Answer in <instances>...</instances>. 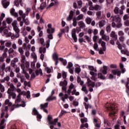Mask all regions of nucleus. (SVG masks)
<instances>
[{
  "label": "nucleus",
  "instance_id": "f257e3e1",
  "mask_svg": "<svg viewBox=\"0 0 129 129\" xmlns=\"http://www.w3.org/2000/svg\"><path fill=\"white\" fill-rule=\"evenodd\" d=\"M98 43L99 44H101V47L99 49L98 48V44H97V43L95 42V44H94V49L96 51H98L99 52V54L100 55H103L104 54V52L106 51V43L102 41V38L99 39Z\"/></svg>",
  "mask_w": 129,
  "mask_h": 129
},
{
  "label": "nucleus",
  "instance_id": "f03ea898",
  "mask_svg": "<svg viewBox=\"0 0 129 129\" xmlns=\"http://www.w3.org/2000/svg\"><path fill=\"white\" fill-rule=\"evenodd\" d=\"M111 19H112V21H113V22H112V28H117L118 29L121 28L122 24H121V19H120V17L119 15H115L114 17L111 16ZM115 23L116 24H115Z\"/></svg>",
  "mask_w": 129,
  "mask_h": 129
},
{
  "label": "nucleus",
  "instance_id": "7ed1b4c3",
  "mask_svg": "<svg viewBox=\"0 0 129 129\" xmlns=\"http://www.w3.org/2000/svg\"><path fill=\"white\" fill-rule=\"evenodd\" d=\"M17 25H18V21L17 20H14L13 22L12 25L14 31L15 32V38H20V29Z\"/></svg>",
  "mask_w": 129,
  "mask_h": 129
},
{
  "label": "nucleus",
  "instance_id": "20e7f679",
  "mask_svg": "<svg viewBox=\"0 0 129 129\" xmlns=\"http://www.w3.org/2000/svg\"><path fill=\"white\" fill-rule=\"evenodd\" d=\"M67 93L68 94H63V93L60 92L58 96L60 97L61 100L63 101V102H65V100L66 99H68L69 98V95L71 94V90L70 89H69L67 91Z\"/></svg>",
  "mask_w": 129,
  "mask_h": 129
},
{
  "label": "nucleus",
  "instance_id": "39448f33",
  "mask_svg": "<svg viewBox=\"0 0 129 129\" xmlns=\"http://www.w3.org/2000/svg\"><path fill=\"white\" fill-rule=\"evenodd\" d=\"M50 39L47 40L46 42V47L45 46H42L39 48V51L40 54H42V53L45 54L46 53V48H48L50 47Z\"/></svg>",
  "mask_w": 129,
  "mask_h": 129
},
{
  "label": "nucleus",
  "instance_id": "423d86ee",
  "mask_svg": "<svg viewBox=\"0 0 129 129\" xmlns=\"http://www.w3.org/2000/svg\"><path fill=\"white\" fill-rule=\"evenodd\" d=\"M21 63L22 64L20 65L21 69H22L23 72H25V62H26V56L21 55Z\"/></svg>",
  "mask_w": 129,
  "mask_h": 129
},
{
  "label": "nucleus",
  "instance_id": "0eeeda50",
  "mask_svg": "<svg viewBox=\"0 0 129 129\" xmlns=\"http://www.w3.org/2000/svg\"><path fill=\"white\" fill-rule=\"evenodd\" d=\"M113 106H114V105H112V106L107 108L108 110H110V112L109 114V116H111V115H114V114H115V111H114L115 109L113 107Z\"/></svg>",
  "mask_w": 129,
  "mask_h": 129
},
{
  "label": "nucleus",
  "instance_id": "6e6552de",
  "mask_svg": "<svg viewBox=\"0 0 129 129\" xmlns=\"http://www.w3.org/2000/svg\"><path fill=\"white\" fill-rule=\"evenodd\" d=\"M90 11H100L101 10V6L99 5H96L94 6H92L89 8Z\"/></svg>",
  "mask_w": 129,
  "mask_h": 129
},
{
  "label": "nucleus",
  "instance_id": "1a4fd4ad",
  "mask_svg": "<svg viewBox=\"0 0 129 129\" xmlns=\"http://www.w3.org/2000/svg\"><path fill=\"white\" fill-rule=\"evenodd\" d=\"M48 103H45L44 104H40V109H42L44 112L48 113V110H47V107H48Z\"/></svg>",
  "mask_w": 129,
  "mask_h": 129
},
{
  "label": "nucleus",
  "instance_id": "9d476101",
  "mask_svg": "<svg viewBox=\"0 0 129 129\" xmlns=\"http://www.w3.org/2000/svg\"><path fill=\"white\" fill-rule=\"evenodd\" d=\"M2 4L4 9H8V7L10 5V3L9 0H2Z\"/></svg>",
  "mask_w": 129,
  "mask_h": 129
},
{
  "label": "nucleus",
  "instance_id": "9b49d317",
  "mask_svg": "<svg viewBox=\"0 0 129 129\" xmlns=\"http://www.w3.org/2000/svg\"><path fill=\"white\" fill-rule=\"evenodd\" d=\"M13 91H12L11 89H8L7 91V93L10 95V96H12L13 99H15L17 96V94H16Z\"/></svg>",
  "mask_w": 129,
  "mask_h": 129
},
{
  "label": "nucleus",
  "instance_id": "f8f14e48",
  "mask_svg": "<svg viewBox=\"0 0 129 129\" xmlns=\"http://www.w3.org/2000/svg\"><path fill=\"white\" fill-rule=\"evenodd\" d=\"M72 37L75 42H77V36H76V29L75 28L72 30Z\"/></svg>",
  "mask_w": 129,
  "mask_h": 129
},
{
  "label": "nucleus",
  "instance_id": "ddd939ff",
  "mask_svg": "<svg viewBox=\"0 0 129 129\" xmlns=\"http://www.w3.org/2000/svg\"><path fill=\"white\" fill-rule=\"evenodd\" d=\"M11 80V78H10L9 76H6L3 79L0 80V82L1 83H5L6 81L7 82H9L10 80Z\"/></svg>",
  "mask_w": 129,
  "mask_h": 129
},
{
  "label": "nucleus",
  "instance_id": "4468645a",
  "mask_svg": "<svg viewBox=\"0 0 129 129\" xmlns=\"http://www.w3.org/2000/svg\"><path fill=\"white\" fill-rule=\"evenodd\" d=\"M7 23H6V21H3L2 23V27L0 28V33L2 34L5 30V29H7Z\"/></svg>",
  "mask_w": 129,
  "mask_h": 129
},
{
  "label": "nucleus",
  "instance_id": "2eb2a0df",
  "mask_svg": "<svg viewBox=\"0 0 129 129\" xmlns=\"http://www.w3.org/2000/svg\"><path fill=\"white\" fill-rule=\"evenodd\" d=\"M19 15L21 16L23 21H25V19H26V16H27V14L26 13H24L23 10L19 11Z\"/></svg>",
  "mask_w": 129,
  "mask_h": 129
},
{
  "label": "nucleus",
  "instance_id": "dca6fc26",
  "mask_svg": "<svg viewBox=\"0 0 129 129\" xmlns=\"http://www.w3.org/2000/svg\"><path fill=\"white\" fill-rule=\"evenodd\" d=\"M33 112L34 115H36L38 118H42V116L39 114L38 110L36 109V108H34L33 109Z\"/></svg>",
  "mask_w": 129,
  "mask_h": 129
},
{
  "label": "nucleus",
  "instance_id": "f3484780",
  "mask_svg": "<svg viewBox=\"0 0 129 129\" xmlns=\"http://www.w3.org/2000/svg\"><path fill=\"white\" fill-rule=\"evenodd\" d=\"M106 24V21L104 20H101L100 22H99V27L100 29L101 28L104 27Z\"/></svg>",
  "mask_w": 129,
  "mask_h": 129
},
{
  "label": "nucleus",
  "instance_id": "a211bd4d",
  "mask_svg": "<svg viewBox=\"0 0 129 129\" xmlns=\"http://www.w3.org/2000/svg\"><path fill=\"white\" fill-rule=\"evenodd\" d=\"M15 11V9L12 8L10 12V14L11 16H13V17L17 18V17H19V14H18V13L16 12Z\"/></svg>",
  "mask_w": 129,
  "mask_h": 129
},
{
  "label": "nucleus",
  "instance_id": "6ab92c4d",
  "mask_svg": "<svg viewBox=\"0 0 129 129\" xmlns=\"http://www.w3.org/2000/svg\"><path fill=\"white\" fill-rule=\"evenodd\" d=\"M82 91H83L84 92L85 94H87L88 93V90H87V88L86 87V85H82Z\"/></svg>",
  "mask_w": 129,
  "mask_h": 129
},
{
  "label": "nucleus",
  "instance_id": "aec40b11",
  "mask_svg": "<svg viewBox=\"0 0 129 129\" xmlns=\"http://www.w3.org/2000/svg\"><path fill=\"white\" fill-rule=\"evenodd\" d=\"M112 73L114 75H117V76H120V74H121V72L120 71L118 70H112Z\"/></svg>",
  "mask_w": 129,
  "mask_h": 129
},
{
  "label": "nucleus",
  "instance_id": "412c9836",
  "mask_svg": "<svg viewBox=\"0 0 129 129\" xmlns=\"http://www.w3.org/2000/svg\"><path fill=\"white\" fill-rule=\"evenodd\" d=\"M47 3H49V0H45V2L42 3L40 5L41 10H44V8L47 7Z\"/></svg>",
  "mask_w": 129,
  "mask_h": 129
},
{
  "label": "nucleus",
  "instance_id": "4be33fe9",
  "mask_svg": "<svg viewBox=\"0 0 129 129\" xmlns=\"http://www.w3.org/2000/svg\"><path fill=\"white\" fill-rule=\"evenodd\" d=\"M90 74L92 75L91 79L92 80H96V76H97V74L94 73V72H90Z\"/></svg>",
  "mask_w": 129,
  "mask_h": 129
},
{
  "label": "nucleus",
  "instance_id": "5701e85b",
  "mask_svg": "<svg viewBox=\"0 0 129 129\" xmlns=\"http://www.w3.org/2000/svg\"><path fill=\"white\" fill-rule=\"evenodd\" d=\"M78 25L81 29H84V28L86 27L85 23H84V22H83L82 21L79 22Z\"/></svg>",
  "mask_w": 129,
  "mask_h": 129
},
{
  "label": "nucleus",
  "instance_id": "b1692460",
  "mask_svg": "<svg viewBox=\"0 0 129 129\" xmlns=\"http://www.w3.org/2000/svg\"><path fill=\"white\" fill-rule=\"evenodd\" d=\"M57 99V97L49 96L46 99V101H51L52 100H56Z\"/></svg>",
  "mask_w": 129,
  "mask_h": 129
},
{
  "label": "nucleus",
  "instance_id": "393cba45",
  "mask_svg": "<svg viewBox=\"0 0 129 129\" xmlns=\"http://www.w3.org/2000/svg\"><path fill=\"white\" fill-rule=\"evenodd\" d=\"M110 37H111V38H113L115 41H116V40H117V35L115 34V32L114 31H112L111 32Z\"/></svg>",
  "mask_w": 129,
  "mask_h": 129
},
{
  "label": "nucleus",
  "instance_id": "a878e982",
  "mask_svg": "<svg viewBox=\"0 0 129 129\" xmlns=\"http://www.w3.org/2000/svg\"><path fill=\"white\" fill-rule=\"evenodd\" d=\"M7 84L9 85V86H10V88L9 89H11L12 91H14L16 89V87H15L14 84L8 82Z\"/></svg>",
  "mask_w": 129,
  "mask_h": 129
},
{
  "label": "nucleus",
  "instance_id": "bb28decb",
  "mask_svg": "<svg viewBox=\"0 0 129 129\" xmlns=\"http://www.w3.org/2000/svg\"><path fill=\"white\" fill-rule=\"evenodd\" d=\"M4 35H7L8 37H10L12 35V33L11 32H9V30L6 29H4L3 31Z\"/></svg>",
  "mask_w": 129,
  "mask_h": 129
},
{
  "label": "nucleus",
  "instance_id": "cd10ccee",
  "mask_svg": "<svg viewBox=\"0 0 129 129\" xmlns=\"http://www.w3.org/2000/svg\"><path fill=\"white\" fill-rule=\"evenodd\" d=\"M18 51L19 52V53H20V55H21V56H25V55H24V49H23V47H19L18 48Z\"/></svg>",
  "mask_w": 129,
  "mask_h": 129
},
{
  "label": "nucleus",
  "instance_id": "c85d7f7f",
  "mask_svg": "<svg viewBox=\"0 0 129 129\" xmlns=\"http://www.w3.org/2000/svg\"><path fill=\"white\" fill-rule=\"evenodd\" d=\"M92 21V19L90 18V17H87L85 19V22L87 25H90V24H91Z\"/></svg>",
  "mask_w": 129,
  "mask_h": 129
},
{
  "label": "nucleus",
  "instance_id": "c756f323",
  "mask_svg": "<svg viewBox=\"0 0 129 129\" xmlns=\"http://www.w3.org/2000/svg\"><path fill=\"white\" fill-rule=\"evenodd\" d=\"M5 105H8V106H12V105H13V103L10 101V100L6 99L5 101Z\"/></svg>",
  "mask_w": 129,
  "mask_h": 129
},
{
  "label": "nucleus",
  "instance_id": "7c9ffc66",
  "mask_svg": "<svg viewBox=\"0 0 129 129\" xmlns=\"http://www.w3.org/2000/svg\"><path fill=\"white\" fill-rule=\"evenodd\" d=\"M57 122H58V118H55L53 121H51L49 123V124H51V125H56Z\"/></svg>",
  "mask_w": 129,
  "mask_h": 129
},
{
  "label": "nucleus",
  "instance_id": "2f4dec72",
  "mask_svg": "<svg viewBox=\"0 0 129 129\" xmlns=\"http://www.w3.org/2000/svg\"><path fill=\"white\" fill-rule=\"evenodd\" d=\"M77 82L78 83H80V85L81 86L84 84V82L81 80V78L79 76L77 77Z\"/></svg>",
  "mask_w": 129,
  "mask_h": 129
},
{
  "label": "nucleus",
  "instance_id": "473e14b6",
  "mask_svg": "<svg viewBox=\"0 0 129 129\" xmlns=\"http://www.w3.org/2000/svg\"><path fill=\"white\" fill-rule=\"evenodd\" d=\"M38 42L41 44V45H43V47H45V40L44 38H38Z\"/></svg>",
  "mask_w": 129,
  "mask_h": 129
},
{
  "label": "nucleus",
  "instance_id": "72a5a7b5",
  "mask_svg": "<svg viewBox=\"0 0 129 129\" xmlns=\"http://www.w3.org/2000/svg\"><path fill=\"white\" fill-rule=\"evenodd\" d=\"M67 84L68 83L67 82L66 80H64V81H61L59 83V86H67Z\"/></svg>",
  "mask_w": 129,
  "mask_h": 129
},
{
  "label": "nucleus",
  "instance_id": "f704fd0d",
  "mask_svg": "<svg viewBox=\"0 0 129 129\" xmlns=\"http://www.w3.org/2000/svg\"><path fill=\"white\" fill-rule=\"evenodd\" d=\"M12 45H13V43L11 41H9L5 43V46L6 47H7V48H11Z\"/></svg>",
  "mask_w": 129,
  "mask_h": 129
},
{
  "label": "nucleus",
  "instance_id": "c9c22d12",
  "mask_svg": "<svg viewBox=\"0 0 129 129\" xmlns=\"http://www.w3.org/2000/svg\"><path fill=\"white\" fill-rule=\"evenodd\" d=\"M13 69L12 68V67L11 66H8L5 69V72L6 73H8V72H10V71H12Z\"/></svg>",
  "mask_w": 129,
  "mask_h": 129
},
{
  "label": "nucleus",
  "instance_id": "e433bc0d",
  "mask_svg": "<svg viewBox=\"0 0 129 129\" xmlns=\"http://www.w3.org/2000/svg\"><path fill=\"white\" fill-rule=\"evenodd\" d=\"M59 60L60 61V62H62L64 66H66V65H67V60H66V59H64L63 58L60 57Z\"/></svg>",
  "mask_w": 129,
  "mask_h": 129
},
{
  "label": "nucleus",
  "instance_id": "4c0bfd02",
  "mask_svg": "<svg viewBox=\"0 0 129 129\" xmlns=\"http://www.w3.org/2000/svg\"><path fill=\"white\" fill-rule=\"evenodd\" d=\"M84 17V15H83V14H80L79 16H78L76 17V20H77V21H80V20L83 19Z\"/></svg>",
  "mask_w": 129,
  "mask_h": 129
},
{
  "label": "nucleus",
  "instance_id": "58836bf2",
  "mask_svg": "<svg viewBox=\"0 0 129 129\" xmlns=\"http://www.w3.org/2000/svg\"><path fill=\"white\" fill-rule=\"evenodd\" d=\"M107 70H108V67H107V66H104L102 72L104 74H106L107 73Z\"/></svg>",
  "mask_w": 129,
  "mask_h": 129
},
{
  "label": "nucleus",
  "instance_id": "ea45409f",
  "mask_svg": "<svg viewBox=\"0 0 129 129\" xmlns=\"http://www.w3.org/2000/svg\"><path fill=\"white\" fill-rule=\"evenodd\" d=\"M54 32H55V29L54 28H48L47 30V33H48V34H53Z\"/></svg>",
  "mask_w": 129,
  "mask_h": 129
},
{
  "label": "nucleus",
  "instance_id": "a19ab883",
  "mask_svg": "<svg viewBox=\"0 0 129 129\" xmlns=\"http://www.w3.org/2000/svg\"><path fill=\"white\" fill-rule=\"evenodd\" d=\"M102 39L104 40V41H109V36L106 35L105 34H104L102 36Z\"/></svg>",
  "mask_w": 129,
  "mask_h": 129
},
{
  "label": "nucleus",
  "instance_id": "79ce46f5",
  "mask_svg": "<svg viewBox=\"0 0 129 129\" xmlns=\"http://www.w3.org/2000/svg\"><path fill=\"white\" fill-rule=\"evenodd\" d=\"M21 101H22V99H21L20 95H18L17 96V99L15 100V103H19V102H21Z\"/></svg>",
  "mask_w": 129,
  "mask_h": 129
},
{
  "label": "nucleus",
  "instance_id": "37998d69",
  "mask_svg": "<svg viewBox=\"0 0 129 129\" xmlns=\"http://www.w3.org/2000/svg\"><path fill=\"white\" fill-rule=\"evenodd\" d=\"M121 53L122 54H125L127 56H129V52L127 50H125V49L121 50Z\"/></svg>",
  "mask_w": 129,
  "mask_h": 129
},
{
  "label": "nucleus",
  "instance_id": "c03bdc74",
  "mask_svg": "<svg viewBox=\"0 0 129 129\" xmlns=\"http://www.w3.org/2000/svg\"><path fill=\"white\" fill-rule=\"evenodd\" d=\"M84 38L85 39H86V40H87V41H88V42H89L90 45H93V44H92V42H91V41H90V38L88 36L85 35L84 36Z\"/></svg>",
  "mask_w": 129,
  "mask_h": 129
},
{
  "label": "nucleus",
  "instance_id": "a18cd8bd",
  "mask_svg": "<svg viewBox=\"0 0 129 129\" xmlns=\"http://www.w3.org/2000/svg\"><path fill=\"white\" fill-rule=\"evenodd\" d=\"M81 121L82 124L81 125L80 128L82 129L83 128V127H84V122H85V119H84V118H81Z\"/></svg>",
  "mask_w": 129,
  "mask_h": 129
},
{
  "label": "nucleus",
  "instance_id": "49530a36",
  "mask_svg": "<svg viewBox=\"0 0 129 129\" xmlns=\"http://www.w3.org/2000/svg\"><path fill=\"white\" fill-rule=\"evenodd\" d=\"M35 73L36 75H39V74H40V75H42L43 74V72H42L41 69L37 70L35 71Z\"/></svg>",
  "mask_w": 129,
  "mask_h": 129
},
{
  "label": "nucleus",
  "instance_id": "de8ad7c7",
  "mask_svg": "<svg viewBox=\"0 0 129 129\" xmlns=\"http://www.w3.org/2000/svg\"><path fill=\"white\" fill-rule=\"evenodd\" d=\"M116 44L117 45L118 48L119 50H121V49H122V45H121V44H120V42L118 40L117 41Z\"/></svg>",
  "mask_w": 129,
  "mask_h": 129
},
{
  "label": "nucleus",
  "instance_id": "09e8293b",
  "mask_svg": "<svg viewBox=\"0 0 129 129\" xmlns=\"http://www.w3.org/2000/svg\"><path fill=\"white\" fill-rule=\"evenodd\" d=\"M73 26L74 27H76V26H77V20L76 19V18H73Z\"/></svg>",
  "mask_w": 129,
  "mask_h": 129
},
{
  "label": "nucleus",
  "instance_id": "8fccbe9b",
  "mask_svg": "<svg viewBox=\"0 0 129 129\" xmlns=\"http://www.w3.org/2000/svg\"><path fill=\"white\" fill-rule=\"evenodd\" d=\"M1 68L2 72H4L5 70H6V63H3L1 66Z\"/></svg>",
  "mask_w": 129,
  "mask_h": 129
},
{
  "label": "nucleus",
  "instance_id": "3c124183",
  "mask_svg": "<svg viewBox=\"0 0 129 129\" xmlns=\"http://www.w3.org/2000/svg\"><path fill=\"white\" fill-rule=\"evenodd\" d=\"M88 69H89V70H91L92 72H93L92 71H94V72H96V69H95V68H94L93 66H89Z\"/></svg>",
  "mask_w": 129,
  "mask_h": 129
},
{
  "label": "nucleus",
  "instance_id": "603ef678",
  "mask_svg": "<svg viewBox=\"0 0 129 129\" xmlns=\"http://www.w3.org/2000/svg\"><path fill=\"white\" fill-rule=\"evenodd\" d=\"M88 87H90L91 86V87L94 88L95 86V83L93 82L89 83V84H88Z\"/></svg>",
  "mask_w": 129,
  "mask_h": 129
},
{
  "label": "nucleus",
  "instance_id": "864d4df0",
  "mask_svg": "<svg viewBox=\"0 0 129 129\" xmlns=\"http://www.w3.org/2000/svg\"><path fill=\"white\" fill-rule=\"evenodd\" d=\"M73 67V63L72 62H69L68 66H67V69H71Z\"/></svg>",
  "mask_w": 129,
  "mask_h": 129
},
{
  "label": "nucleus",
  "instance_id": "5fc2aeb1",
  "mask_svg": "<svg viewBox=\"0 0 129 129\" xmlns=\"http://www.w3.org/2000/svg\"><path fill=\"white\" fill-rule=\"evenodd\" d=\"M14 52H15V49L14 48H13L12 47H10L8 49V53L9 54H13V53H14Z\"/></svg>",
  "mask_w": 129,
  "mask_h": 129
},
{
  "label": "nucleus",
  "instance_id": "6e6d98bb",
  "mask_svg": "<svg viewBox=\"0 0 129 129\" xmlns=\"http://www.w3.org/2000/svg\"><path fill=\"white\" fill-rule=\"evenodd\" d=\"M84 105H85V107L86 108V109H88L89 108H91V105H90V104H88V103H84Z\"/></svg>",
  "mask_w": 129,
  "mask_h": 129
},
{
  "label": "nucleus",
  "instance_id": "4d7b16f0",
  "mask_svg": "<svg viewBox=\"0 0 129 129\" xmlns=\"http://www.w3.org/2000/svg\"><path fill=\"white\" fill-rule=\"evenodd\" d=\"M118 35L119 37H123L124 36V33L122 31H119L118 32Z\"/></svg>",
  "mask_w": 129,
  "mask_h": 129
},
{
  "label": "nucleus",
  "instance_id": "13d9d810",
  "mask_svg": "<svg viewBox=\"0 0 129 129\" xmlns=\"http://www.w3.org/2000/svg\"><path fill=\"white\" fill-rule=\"evenodd\" d=\"M15 4L16 6H17V7H18V6H19V5H20V4H22V0H15Z\"/></svg>",
  "mask_w": 129,
  "mask_h": 129
},
{
  "label": "nucleus",
  "instance_id": "bf43d9fd",
  "mask_svg": "<svg viewBox=\"0 0 129 129\" xmlns=\"http://www.w3.org/2000/svg\"><path fill=\"white\" fill-rule=\"evenodd\" d=\"M0 91L1 92H5V86H4L2 84H0Z\"/></svg>",
  "mask_w": 129,
  "mask_h": 129
},
{
  "label": "nucleus",
  "instance_id": "052dcab7",
  "mask_svg": "<svg viewBox=\"0 0 129 129\" xmlns=\"http://www.w3.org/2000/svg\"><path fill=\"white\" fill-rule=\"evenodd\" d=\"M25 66L26 68H29V67H30V62L27 61V60H26V57H25Z\"/></svg>",
  "mask_w": 129,
  "mask_h": 129
},
{
  "label": "nucleus",
  "instance_id": "680f3d73",
  "mask_svg": "<svg viewBox=\"0 0 129 129\" xmlns=\"http://www.w3.org/2000/svg\"><path fill=\"white\" fill-rule=\"evenodd\" d=\"M119 67L122 71V73H124V69H123V64L122 63H120L119 64Z\"/></svg>",
  "mask_w": 129,
  "mask_h": 129
},
{
  "label": "nucleus",
  "instance_id": "e2e57ef3",
  "mask_svg": "<svg viewBox=\"0 0 129 129\" xmlns=\"http://www.w3.org/2000/svg\"><path fill=\"white\" fill-rule=\"evenodd\" d=\"M98 78H100V79H103V80L105 79V78L104 77V76H103V75L101 73H99L98 74Z\"/></svg>",
  "mask_w": 129,
  "mask_h": 129
},
{
  "label": "nucleus",
  "instance_id": "0e129e2a",
  "mask_svg": "<svg viewBox=\"0 0 129 129\" xmlns=\"http://www.w3.org/2000/svg\"><path fill=\"white\" fill-rule=\"evenodd\" d=\"M106 30L107 33H110V31H111V28H110V25H108L106 27Z\"/></svg>",
  "mask_w": 129,
  "mask_h": 129
},
{
  "label": "nucleus",
  "instance_id": "69168bd1",
  "mask_svg": "<svg viewBox=\"0 0 129 129\" xmlns=\"http://www.w3.org/2000/svg\"><path fill=\"white\" fill-rule=\"evenodd\" d=\"M16 61L15 60H12L11 63V66L12 67H13V68H15L16 67Z\"/></svg>",
  "mask_w": 129,
  "mask_h": 129
},
{
  "label": "nucleus",
  "instance_id": "338daca9",
  "mask_svg": "<svg viewBox=\"0 0 129 129\" xmlns=\"http://www.w3.org/2000/svg\"><path fill=\"white\" fill-rule=\"evenodd\" d=\"M52 58L54 60H58V55L56 53H53L52 55Z\"/></svg>",
  "mask_w": 129,
  "mask_h": 129
},
{
  "label": "nucleus",
  "instance_id": "774afa93",
  "mask_svg": "<svg viewBox=\"0 0 129 129\" xmlns=\"http://www.w3.org/2000/svg\"><path fill=\"white\" fill-rule=\"evenodd\" d=\"M31 8H28L26 9V16H28L29 13L31 12Z\"/></svg>",
  "mask_w": 129,
  "mask_h": 129
}]
</instances>
